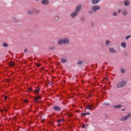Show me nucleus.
I'll list each match as a JSON object with an SVG mask.
<instances>
[{"label":"nucleus","instance_id":"1","mask_svg":"<svg viewBox=\"0 0 131 131\" xmlns=\"http://www.w3.org/2000/svg\"><path fill=\"white\" fill-rule=\"evenodd\" d=\"M57 43L58 46H62V45H67L70 43V40L69 38L64 37L62 39H59Z\"/></svg>","mask_w":131,"mask_h":131},{"label":"nucleus","instance_id":"2","mask_svg":"<svg viewBox=\"0 0 131 131\" xmlns=\"http://www.w3.org/2000/svg\"><path fill=\"white\" fill-rule=\"evenodd\" d=\"M125 85H126V82L125 81H122L117 84V86L118 89H121L124 88Z\"/></svg>","mask_w":131,"mask_h":131},{"label":"nucleus","instance_id":"3","mask_svg":"<svg viewBox=\"0 0 131 131\" xmlns=\"http://www.w3.org/2000/svg\"><path fill=\"white\" fill-rule=\"evenodd\" d=\"M131 118V113H129L128 115H126L122 117L120 120V121H125L126 120H128V119H130Z\"/></svg>","mask_w":131,"mask_h":131},{"label":"nucleus","instance_id":"4","mask_svg":"<svg viewBox=\"0 0 131 131\" xmlns=\"http://www.w3.org/2000/svg\"><path fill=\"white\" fill-rule=\"evenodd\" d=\"M41 99V95H37L36 97L34 98V100L35 101V103L36 104L38 103H40V101H38V100Z\"/></svg>","mask_w":131,"mask_h":131},{"label":"nucleus","instance_id":"5","mask_svg":"<svg viewBox=\"0 0 131 131\" xmlns=\"http://www.w3.org/2000/svg\"><path fill=\"white\" fill-rule=\"evenodd\" d=\"M100 9H101V7H100L99 6H93L91 8L92 11H93V12H94L95 13H96V12H97L98 10H100Z\"/></svg>","mask_w":131,"mask_h":131},{"label":"nucleus","instance_id":"6","mask_svg":"<svg viewBox=\"0 0 131 131\" xmlns=\"http://www.w3.org/2000/svg\"><path fill=\"white\" fill-rule=\"evenodd\" d=\"M41 3L44 6H49L50 5V1L49 0H42Z\"/></svg>","mask_w":131,"mask_h":131},{"label":"nucleus","instance_id":"7","mask_svg":"<svg viewBox=\"0 0 131 131\" xmlns=\"http://www.w3.org/2000/svg\"><path fill=\"white\" fill-rule=\"evenodd\" d=\"M77 15H78V13H77V12H76V11H75L73 13H71L70 14V17H71V18H75V17H76V16H77Z\"/></svg>","mask_w":131,"mask_h":131},{"label":"nucleus","instance_id":"8","mask_svg":"<svg viewBox=\"0 0 131 131\" xmlns=\"http://www.w3.org/2000/svg\"><path fill=\"white\" fill-rule=\"evenodd\" d=\"M108 51L111 54H116V53H117V51H116L113 48H110Z\"/></svg>","mask_w":131,"mask_h":131},{"label":"nucleus","instance_id":"9","mask_svg":"<svg viewBox=\"0 0 131 131\" xmlns=\"http://www.w3.org/2000/svg\"><path fill=\"white\" fill-rule=\"evenodd\" d=\"M53 109L54 111H61V107L58 106H53Z\"/></svg>","mask_w":131,"mask_h":131},{"label":"nucleus","instance_id":"10","mask_svg":"<svg viewBox=\"0 0 131 131\" xmlns=\"http://www.w3.org/2000/svg\"><path fill=\"white\" fill-rule=\"evenodd\" d=\"M8 64L10 66V67L13 68L14 66H15V62L11 61L8 63Z\"/></svg>","mask_w":131,"mask_h":131},{"label":"nucleus","instance_id":"11","mask_svg":"<svg viewBox=\"0 0 131 131\" xmlns=\"http://www.w3.org/2000/svg\"><path fill=\"white\" fill-rule=\"evenodd\" d=\"M80 10H81V6L79 5V6H77V7L76 8L75 12H76V13H78V12H80Z\"/></svg>","mask_w":131,"mask_h":131},{"label":"nucleus","instance_id":"12","mask_svg":"<svg viewBox=\"0 0 131 131\" xmlns=\"http://www.w3.org/2000/svg\"><path fill=\"white\" fill-rule=\"evenodd\" d=\"M27 14L30 15H32L34 14V11L33 10H29L27 11Z\"/></svg>","mask_w":131,"mask_h":131},{"label":"nucleus","instance_id":"13","mask_svg":"<svg viewBox=\"0 0 131 131\" xmlns=\"http://www.w3.org/2000/svg\"><path fill=\"white\" fill-rule=\"evenodd\" d=\"M124 6H126V7H127V6L130 5V2L125 0L124 1Z\"/></svg>","mask_w":131,"mask_h":131},{"label":"nucleus","instance_id":"14","mask_svg":"<svg viewBox=\"0 0 131 131\" xmlns=\"http://www.w3.org/2000/svg\"><path fill=\"white\" fill-rule=\"evenodd\" d=\"M39 92H40V89L37 88L34 91V93L36 95H38Z\"/></svg>","mask_w":131,"mask_h":131},{"label":"nucleus","instance_id":"15","mask_svg":"<svg viewBox=\"0 0 131 131\" xmlns=\"http://www.w3.org/2000/svg\"><path fill=\"white\" fill-rule=\"evenodd\" d=\"M122 13L123 14V16H126V15L128 14V12H127V10H123Z\"/></svg>","mask_w":131,"mask_h":131},{"label":"nucleus","instance_id":"16","mask_svg":"<svg viewBox=\"0 0 131 131\" xmlns=\"http://www.w3.org/2000/svg\"><path fill=\"white\" fill-rule=\"evenodd\" d=\"M121 107H122V105L121 104H119V105H114L113 106V107L114 108V109H119L120 108H121Z\"/></svg>","mask_w":131,"mask_h":131},{"label":"nucleus","instance_id":"17","mask_svg":"<svg viewBox=\"0 0 131 131\" xmlns=\"http://www.w3.org/2000/svg\"><path fill=\"white\" fill-rule=\"evenodd\" d=\"M99 2H100L99 0H93L92 1V4H93V5H97Z\"/></svg>","mask_w":131,"mask_h":131},{"label":"nucleus","instance_id":"18","mask_svg":"<svg viewBox=\"0 0 131 131\" xmlns=\"http://www.w3.org/2000/svg\"><path fill=\"white\" fill-rule=\"evenodd\" d=\"M80 20L81 22H83V21H85V16H81L80 17Z\"/></svg>","mask_w":131,"mask_h":131},{"label":"nucleus","instance_id":"19","mask_svg":"<svg viewBox=\"0 0 131 131\" xmlns=\"http://www.w3.org/2000/svg\"><path fill=\"white\" fill-rule=\"evenodd\" d=\"M121 46L122 48H126V43H125V42H122L121 43Z\"/></svg>","mask_w":131,"mask_h":131},{"label":"nucleus","instance_id":"20","mask_svg":"<svg viewBox=\"0 0 131 131\" xmlns=\"http://www.w3.org/2000/svg\"><path fill=\"white\" fill-rule=\"evenodd\" d=\"M110 43H111V42L110 41H109L108 40H106L105 41V45H106V47H108L109 46V45H110Z\"/></svg>","mask_w":131,"mask_h":131},{"label":"nucleus","instance_id":"21","mask_svg":"<svg viewBox=\"0 0 131 131\" xmlns=\"http://www.w3.org/2000/svg\"><path fill=\"white\" fill-rule=\"evenodd\" d=\"M61 61L63 64H65V63H67V62H68V60H67V59H62L61 60Z\"/></svg>","mask_w":131,"mask_h":131},{"label":"nucleus","instance_id":"22","mask_svg":"<svg viewBox=\"0 0 131 131\" xmlns=\"http://www.w3.org/2000/svg\"><path fill=\"white\" fill-rule=\"evenodd\" d=\"M84 63L83 61L79 60L77 62V64L78 65H82V64Z\"/></svg>","mask_w":131,"mask_h":131},{"label":"nucleus","instance_id":"23","mask_svg":"<svg viewBox=\"0 0 131 131\" xmlns=\"http://www.w3.org/2000/svg\"><path fill=\"white\" fill-rule=\"evenodd\" d=\"M56 49V47L52 46V47L49 48V50L51 51H53V50H55Z\"/></svg>","mask_w":131,"mask_h":131},{"label":"nucleus","instance_id":"24","mask_svg":"<svg viewBox=\"0 0 131 131\" xmlns=\"http://www.w3.org/2000/svg\"><path fill=\"white\" fill-rule=\"evenodd\" d=\"M102 105L103 106H110V103L104 102Z\"/></svg>","mask_w":131,"mask_h":131},{"label":"nucleus","instance_id":"25","mask_svg":"<svg viewBox=\"0 0 131 131\" xmlns=\"http://www.w3.org/2000/svg\"><path fill=\"white\" fill-rule=\"evenodd\" d=\"M90 106L91 108L92 109V110H94V109H96V107H94V104L89 105Z\"/></svg>","mask_w":131,"mask_h":131},{"label":"nucleus","instance_id":"26","mask_svg":"<svg viewBox=\"0 0 131 131\" xmlns=\"http://www.w3.org/2000/svg\"><path fill=\"white\" fill-rule=\"evenodd\" d=\"M131 37V35H129L125 37V39L126 40H128V39H129V38H130Z\"/></svg>","mask_w":131,"mask_h":131},{"label":"nucleus","instance_id":"27","mask_svg":"<svg viewBox=\"0 0 131 131\" xmlns=\"http://www.w3.org/2000/svg\"><path fill=\"white\" fill-rule=\"evenodd\" d=\"M3 47H4L5 48H8V47L9 46V45H8V43H7L6 42H5L3 44Z\"/></svg>","mask_w":131,"mask_h":131},{"label":"nucleus","instance_id":"28","mask_svg":"<svg viewBox=\"0 0 131 131\" xmlns=\"http://www.w3.org/2000/svg\"><path fill=\"white\" fill-rule=\"evenodd\" d=\"M13 19L14 22H15V23H18L19 20H17V19H16V18H14V17H13Z\"/></svg>","mask_w":131,"mask_h":131},{"label":"nucleus","instance_id":"29","mask_svg":"<svg viewBox=\"0 0 131 131\" xmlns=\"http://www.w3.org/2000/svg\"><path fill=\"white\" fill-rule=\"evenodd\" d=\"M86 109H88V110H93V109L91 108V106L90 105L87 106L86 107Z\"/></svg>","mask_w":131,"mask_h":131},{"label":"nucleus","instance_id":"30","mask_svg":"<svg viewBox=\"0 0 131 131\" xmlns=\"http://www.w3.org/2000/svg\"><path fill=\"white\" fill-rule=\"evenodd\" d=\"M113 16H114L115 17H116L117 16V12H115L113 13Z\"/></svg>","mask_w":131,"mask_h":131},{"label":"nucleus","instance_id":"31","mask_svg":"<svg viewBox=\"0 0 131 131\" xmlns=\"http://www.w3.org/2000/svg\"><path fill=\"white\" fill-rule=\"evenodd\" d=\"M58 122H63V121H64V120L63 119H58L57 120Z\"/></svg>","mask_w":131,"mask_h":131},{"label":"nucleus","instance_id":"32","mask_svg":"<svg viewBox=\"0 0 131 131\" xmlns=\"http://www.w3.org/2000/svg\"><path fill=\"white\" fill-rule=\"evenodd\" d=\"M121 73H125V71L124 69H121Z\"/></svg>","mask_w":131,"mask_h":131},{"label":"nucleus","instance_id":"33","mask_svg":"<svg viewBox=\"0 0 131 131\" xmlns=\"http://www.w3.org/2000/svg\"><path fill=\"white\" fill-rule=\"evenodd\" d=\"M5 81H6V82H10L11 79H6Z\"/></svg>","mask_w":131,"mask_h":131},{"label":"nucleus","instance_id":"34","mask_svg":"<svg viewBox=\"0 0 131 131\" xmlns=\"http://www.w3.org/2000/svg\"><path fill=\"white\" fill-rule=\"evenodd\" d=\"M89 14H94V11L93 10L89 11Z\"/></svg>","mask_w":131,"mask_h":131},{"label":"nucleus","instance_id":"35","mask_svg":"<svg viewBox=\"0 0 131 131\" xmlns=\"http://www.w3.org/2000/svg\"><path fill=\"white\" fill-rule=\"evenodd\" d=\"M2 111H5V112H8V110H7V108H4Z\"/></svg>","mask_w":131,"mask_h":131},{"label":"nucleus","instance_id":"36","mask_svg":"<svg viewBox=\"0 0 131 131\" xmlns=\"http://www.w3.org/2000/svg\"><path fill=\"white\" fill-rule=\"evenodd\" d=\"M28 92H32V88H30L28 89Z\"/></svg>","mask_w":131,"mask_h":131},{"label":"nucleus","instance_id":"37","mask_svg":"<svg viewBox=\"0 0 131 131\" xmlns=\"http://www.w3.org/2000/svg\"><path fill=\"white\" fill-rule=\"evenodd\" d=\"M39 11L38 10H37V9H36V12H35V14H39Z\"/></svg>","mask_w":131,"mask_h":131},{"label":"nucleus","instance_id":"38","mask_svg":"<svg viewBox=\"0 0 131 131\" xmlns=\"http://www.w3.org/2000/svg\"><path fill=\"white\" fill-rule=\"evenodd\" d=\"M81 116H85L86 115V113H81Z\"/></svg>","mask_w":131,"mask_h":131},{"label":"nucleus","instance_id":"39","mask_svg":"<svg viewBox=\"0 0 131 131\" xmlns=\"http://www.w3.org/2000/svg\"><path fill=\"white\" fill-rule=\"evenodd\" d=\"M24 53H27V52H28V50H27V48H26L24 51Z\"/></svg>","mask_w":131,"mask_h":131},{"label":"nucleus","instance_id":"40","mask_svg":"<svg viewBox=\"0 0 131 131\" xmlns=\"http://www.w3.org/2000/svg\"><path fill=\"white\" fill-rule=\"evenodd\" d=\"M68 116L69 117H72V113H70L69 115H68Z\"/></svg>","mask_w":131,"mask_h":131},{"label":"nucleus","instance_id":"41","mask_svg":"<svg viewBox=\"0 0 131 131\" xmlns=\"http://www.w3.org/2000/svg\"><path fill=\"white\" fill-rule=\"evenodd\" d=\"M4 100L6 101V100H7V99H8V96H5L4 97Z\"/></svg>","mask_w":131,"mask_h":131},{"label":"nucleus","instance_id":"42","mask_svg":"<svg viewBox=\"0 0 131 131\" xmlns=\"http://www.w3.org/2000/svg\"><path fill=\"white\" fill-rule=\"evenodd\" d=\"M24 102L25 103H28V100L27 99H25Z\"/></svg>","mask_w":131,"mask_h":131},{"label":"nucleus","instance_id":"43","mask_svg":"<svg viewBox=\"0 0 131 131\" xmlns=\"http://www.w3.org/2000/svg\"><path fill=\"white\" fill-rule=\"evenodd\" d=\"M36 10L35 9H32L33 11H34V14H35V12H36Z\"/></svg>","mask_w":131,"mask_h":131},{"label":"nucleus","instance_id":"44","mask_svg":"<svg viewBox=\"0 0 131 131\" xmlns=\"http://www.w3.org/2000/svg\"><path fill=\"white\" fill-rule=\"evenodd\" d=\"M40 64H39V63H37V64H36V66H37V67H40Z\"/></svg>","mask_w":131,"mask_h":131},{"label":"nucleus","instance_id":"45","mask_svg":"<svg viewBox=\"0 0 131 131\" xmlns=\"http://www.w3.org/2000/svg\"><path fill=\"white\" fill-rule=\"evenodd\" d=\"M85 127V125L83 124L82 126V128H84Z\"/></svg>","mask_w":131,"mask_h":131},{"label":"nucleus","instance_id":"46","mask_svg":"<svg viewBox=\"0 0 131 131\" xmlns=\"http://www.w3.org/2000/svg\"><path fill=\"white\" fill-rule=\"evenodd\" d=\"M86 115H91V113H86Z\"/></svg>","mask_w":131,"mask_h":131},{"label":"nucleus","instance_id":"47","mask_svg":"<svg viewBox=\"0 0 131 131\" xmlns=\"http://www.w3.org/2000/svg\"><path fill=\"white\" fill-rule=\"evenodd\" d=\"M121 9H119L118 11V13H120V12H121Z\"/></svg>","mask_w":131,"mask_h":131},{"label":"nucleus","instance_id":"48","mask_svg":"<svg viewBox=\"0 0 131 131\" xmlns=\"http://www.w3.org/2000/svg\"><path fill=\"white\" fill-rule=\"evenodd\" d=\"M52 45L55 44V41H53L52 42Z\"/></svg>","mask_w":131,"mask_h":131},{"label":"nucleus","instance_id":"49","mask_svg":"<svg viewBox=\"0 0 131 131\" xmlns=\"http://www.w3.org/2000/svg\"><path fill=\"white\" fill-rule=\"evenodd\" d=\"M91 26H94V23L92 24Z\"/></svg>","mask_w":131,"mask_h":131},{"label":"nucleus","instance_id":"50","mask_svg":"<svg viewBox=\"0 0 131 131\" xmlns=\"http://www.w3.org/2000/svg\"><path fill=\"white\" fill-rule=\"evenodd\" d=\"M12 128H13V129H15V126H13Z\"/></svg>","mask_w":131,"mask_h":131},{"label":"nucleus","instance_id":"51","mask_svg":"<svg viewBox=\"0 0 131 131\" xmlns=\"http://www.w3.org/2000/svg\"><path fill=\"white\" fill-rule=\"evenodd\" d=\"M128 54H127V53H125V56H128Z\"/></svg>","mask_w":131,"mask_h":131},{"label":"nucleus","instance_id":"52","mask_svg":"<svg viewBox=\"0 0 131 131\" xmlns=\"http://www.w3.org/2000/svg\"><path fill=\"white\" fill-rule=\"evenodd\" d=\"M96 67H98V64H96Z\"/></svg>","mask_w":131,"mask_h":131},{"label":"nucleus","instance_id":"53","mask_svg":"<svg viewBox=\"0 0 131 131\" xmlns=\"http://www.w3.org/2000/svg\"><path fill=\"white\" fill-rule=\"evenodd\" d=\"M124 110H125V109H122V111H124Z\"/></svg>","mask_w":131,"mask_h":131},{"label":"nucleus","instance_id":"54","mask_svg":"<svg viewBox=\"0 0 131 131\" xmlns=\"http://www.w3.org/2000/svg\"><path fill=\"white\" fill-rule=\"evenodd\" d=\"M105 117H108V115H106Z\"/></svg>","mask_w":131,"mask_h":131},{"label":"nucleus","instance_id":"55","mask_svg":"<svg viewBox=\"0 0 131 131\" xmlns=\"http://www.w3.org/2000/svg\"><path fill=\"white\" fill-rule=\"evenodd\" d=\"M36 2H38L39 0H35Z\"/></svg>","mask_w":131,"mask_h":131},{"label":"nucleus","instance_id":"56","mask_svg":"<svg viewBox=\"0 0 131 131\" xmlns=\"http://www.w3.org/2000/svg\"><path fill=\"white\" fill-rule=\"evenodd\" d=\"M24 55V53H23V56Z\"/></svg>","mask_w":131,"mask_h":131},{"label":"nucleus","instance_id":"57","mask_svg":"<svg viewBox=\"0 0 131 131\" xmlns=\"http://www.w3.org/2000/svg\"><path fill=\"white\" fill-rule=\"evenodd\" d=\"M17 130H19V129H17Z\"/></svg>","mask_w":131,"mask_h":131},{"label":"nucleus","instance_id":"58","mask_svg":"<svg viewBox=\"0 0 131 131\" xmlns=\"http://www.w3.org/2000/svg\"><path fill=\"white\" fill-rule=\"evenodd\" d=\"M50 123H53V122H50Z\"/></svg>","mask_w":131,"mask_h":131},{"label":"nucleus","instance_id":"59","mask_svg":"<svg viewBox=\"0 0 131 131\" xmlns=\"http://www.w3.org/2000/svg\"><path fill=\"white\" fill-rule=\"evenodd\" d=\"M106 64H107V62H106Z\"/></svg>","mask_w":131,"mask_h":131}]
</instances>
